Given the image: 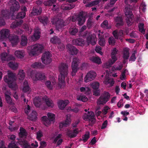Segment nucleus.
I'll return each mask as SVG.
<instances>
[{"instance_id": "1", "label": "nucleus", "mask_w": 148, "mask_h": 148, "mask_svg": "<svg viewBox=\"0 0 148 148\" xmlns=\"http://www.w3.org/2000/svg\"><path fill=\"white\" fill-rule=\"evenodd\" d=\"M83 37L86 38L85 43L82 39L79 38L73 40L72 41L73 43L81 46H83L85 45L87 46L89 44L94 45L96 44L97 38L94 34H91L90 32H86L84 33Z\"/></svg>"}, {"instance_id": "2", "label": "nucleus", "mask_w": 148, "mask_h": 148, "mask_svg": "<svg viewBox=\"0 0 148 148\" xmlns=\"http://www.w3.org/2000/svg\"><path fill=\"white\" fill-rule=\"evenodd\" d=\"M33 101L36 107L42 110H45L47 107L52 108L54 106L53 101L49 98H43L41 97H37L34 99Z\"/></svg>"}, {"instance_id": "3", "label": "nucleus", "mask_w": 148, "mask_h": 148, "mask_svg": "<svg viewBox=\"0 0 148 148\" xmlns=\"http://www.w3.org/2000/svg\"><path fill=\"white\" fill-rule=\"evenodd\" d=\"M8 40L13 46L16 45L19 40L18 36L10 35V31L8 29H2L0 32V40L6 41Z\"/></svg>"}, {"instance_id": "4", "label": "nucleus", "mask_w": 148, "mask_h": 148, "mask_svg": "<svg viewBox=\"0 0 148 148\" xmlns=\"http://www.w3.org/2000/svg\"><path fill=\"white\" fill-rule=\"evenodd\" d=\"M68 65L66 64H62L59 66L60 74L58 77L59 86L58 88H61L65 86L64 79L68 73Z\"/></svg>"}, {"instance_id": "5", "label": "nucleus", "mask_w": 148, "mask_h": 148, "mask_svg": "<svg viewBox=\"0 0 148 148\" xmlns=\"http://www.w3.org/2000/svg\"><path fill=\"white\" fill-rule=\"evenodd\" d=\"M8 75L4 78V81L7 83L10 88L13 90L18 88V86L16 82V75L10 71L7 72Z\"/></svg>"}, {"instance_id": "6", "label": "nucleus", "mask_w": 148, "mask_h": 148, "mask_svg": "<svg viewBox=\"0 0 148 148\" xmlns=\"http://www.w3.org/2000/svg\"><path fill=\"white\" fill-rule=\"evenodd\" d=\"M43 49L42 45L36 44L28 47L27 51L30 56H34L41 53Z\"/></svg>"}, {"instance_id": "7", "label": "nucleus", "mask_w": 148, "mask_h": 148, "mask_svg": "<svg viewBox=\"0 0 148 148\" xmlns=\"http://www.w3.org/2000/svg\"><path fill=\"white\" fill-rule=\"evenodd\" d=\"M118 50L116 48L112 49L111 51V57L112 59L109 60L108 62L105 63L103 65V67L105 68H109L117 60V58L116 56Z\"/></svg>"}, {"instance_id": "8", "label": "nucleus", "mask_w": 148, "mask_h": 148, "mask_svg": "<svg viewBox=\"0 0 148 148\" xmlns=\"http://www.w3.org/2000/svg\"><path fill=\"white\" fill-rule=\"evenodd\" d=\"M48 117L46 116H44L41 118L43 123L46 126H48L51 124V122L53 121L55 119V115L51 112H48L47 114Z\"/></svg>"}, {"instance_id": "9", "label": "nucleus", "mask_w": 148, "mask_h": 148, "mask_svg": "<svg viewBox=\"0 0 148 148\" xmlns=\"http://www.w3.org/2000/svg\"><path fill=\"white\" fill-rule=\"evenodd\" d=\"M28 75L29 78L31 77L34 81L42 80L46 78L44 74H41L40 73H36L34 71H32L30 73H29Z\"/></svg>"}, {"instance_id": "10", "label": "nucleus", "mask_w": 148, "mask_h": 148, "mask_svg": "<svg viewBox=\"0 0 148 148\" xmlns=\"http://www.w3.org/2000/svg\"><path fill=\"white\" fill-rule=\"evenodd\" d=\"M125 15L127 16L126 22L127 25L130 26L132 24L133 21V15L130 8L126 7L124 10Z\"/></svg>"}, {"instance_id": "11", "label": "nucleus", "mask_w": 148, "mask_h": 148, "mask_svg": "<svg viewBox=\"0 0 148 148\" xmlns=\"http://www.w3.org/2000/svg\"><path fill=\"white\" fill-rule=\"evenodd\" d=\"M110 95L108 92H105L98 99L97 103L98 105H104L108 101Z\"/></svg>"}, {"instance_id": "12", "label": "nucleus", "mask_w": 148, "mask_h": 148, "mask_svg": "<svg viewBox=\"0 0 148 148\" xmlns=\"http://www.w3.org/2000/svg\"><path fill=\"white\" fill-rule=\"evenodd\" d=\"M95 33L97 34L98 37L99 38V44L102 46H104L105 45V42L104 37H106L108 36V34L106 33L103 34V37H102V35L103 34V32H101L100 30H98Z\"/></svg>"}, {"instance_id": "13", "label": "nucleus", "mask_w": 148, "mask_h": 148, "mask_svg": "<svg viewBox=\"0 0 148 148\" xmlns=\"http://www.w3.org/2000/svg\"><path fill=\"white\" fill-rule=\"evenodd\" d=\"M80 63L79 60L77 58H74L73 60L71 67L72 71L71 74L72 76L75 75L78 69V66Z\"/></svg>"}, {"instance_id": "14", "label": "nucleus", "mask_w": 148, "mask_h": 148, "mask_svg": "<svg viewBox=\"0 0 148 148\" xmlns=\"http://www.w3.org/2000/svg\"><path fill=\"white\" fill-rule=\"evenodd\" d=\"M51 23L53 24H55L56 23L58 24V25L56 26L59 31L60 29H62V28L65 25H67V23H65L63 20H58L56 17H53L51 19Z\"/></svg>"}, {"instance_id": "15", "label": "nucleus", "mask_w": 148, "mask_h": 148, "mask_svg": "<svg viewBox=\"0 0 148 148\" xmlns=\"http://www.w3.org/2000/svg\"><path fill=\"white\" fill-rule=\"evenodd\" d=\"M106 74L103 83L108 87H111L113 85L114 83V79L113 78H110L109 76L108 71H106Z\"/></svg>"}, {"instance_id": "16", "label": "nucleus", "mask_w": 148, "mask_h": 148, "mask_svg": "<svg viewBox=\"0 0 148 148\" xmlns=\"http://www.w3.org/2000/svg\"><path fill=\"white\" fill-rule=\"evenodd\" d=\"M96 75L97 74L95 71H90L89 72L84 78V82H88L93 80L95 78Z\"/></svg>"}, {"instance_id": "17", "label": "nucleus", "mask_w": 148, "mask_h": 148, "mask_svg": "<svg viewBox=\"0 0 148 148\" xmlns=\"http://www.w3.org/2000/svg\"><path fill=\"white\" fill-rule=\"evenodd\" d=\"M51 55L49 52H47L43 54L41 58L42 60L45 64H48L51 61Z\"/></svg>"}, {"instance_id": "18", "label": "nucleus", "mask_w": 148, "mask_h": 148, "mask_svg": "<svg viewBox=\"0 0 148 148\" xmlns=\"http://www.w3.org/2000/svg\"><path fill=\"white\" fill-rule=\"evenodd\" d=\"M85 121H91L92 123H94L95 119L94 118V113L92 112H88V114H85L83 117Z\"/></svg>"}, {"instance_id": "19", "label": "nucleus", "mask_w": 148, "mask_h": 148, "mask_svg": "<svg viewBox=\"0 0 148 148\" xmlns=\"http://www.w3.org/2000/svg\"><path fill=\"white\" fill-rule=\"evenodd\" d=\"M86 17V15L85 13L83 12L80 13L77 18L78 24L79 25H81L84 23Z\"/></svg>"}, {"instance_id": "20", "label": "nucleus", "mask_w": 148, "mask_h": 148, "mask_svg": "<svg viewBox=\"0 0 148 148\" xmlns=\"http://www.w3.org/2000/svg\"><path fill=\"white\" fill-rule=\"evenodd\" d=\"M1 59L3 61L13 60L15 59V57L13 56L8 54L6 53H3L1 55Z\"/></svg>"}, {"instance_id": "21", "label": "nucleus", "mask_w": 148, "mask_h": 148, "mask_svg": "<svg viewBox=\"0 0 148 148\" xmlns=\"http://www.w3.org/2000/svg\"><path fill=\"white\" fill-rule=\"evenodd\" d=\"M69 103L68 100L59 101L58 103V105L59 108L60 110L64 109L65 107Z\"/></svg>"}, {"instance_id": "22", "label": "nucleus", "mask_w": 148, "mask_h": 148, "mask_svg": "<svg viewBox=\"0 0 148 148\" xmlns=\"http://www.w3.org/2000/svg\"><path fill=\"white\" fill-rule=\"evenodd\" d=\"M10 3H12V7L11 8V12L17 11L19 8V5L18 2L15 0H11Z\"/></svg>"}, {"instance_id": "23", "label": "nucleus", "mask_w": 148, "mask_h": 148, "mask_svg": "<svg viewBox=\"0 0 148 148\" xmlns=\"http://www.w3.org/2000/svg\"><path fill=\"white\" fill-rule=\"evenodd\" d=\"M51 80H53V82H52L51 83L49 81H47L45 83L46 85L50 89H52L53 87H55L56 84L55 82L56 80V78H55L54 77H52Z\"/></svg>"}, {"instance_id": "24", "label": "nucleus", "mask_w": 148, "mask_h": 148, "mask_svg": "<svg viewBox=\"0 0 148 148\" xmlns=\"http://www.w3.org/2000/svg\"><path fill=\"white\" fill-rule=\"evenodd\" d=\"M113 34L116 39H121L123 36V31L122 30L118 31L115 30L113 32Z\"/></svg>"}, {"instance_id": "25", "label": "nucleus", "mask_w": 148, "mask_h": 148, "mask_svg": "<svg viewBox=\"0 0 148 148\" xmlns=\"http://www.w3.org/2000/svg\"><path fill=\"white\" fill-rule=\"evenodd\" d=\"M62 135L61 134H58L56 137L54 138L53 143H56L57 146H59L62 143L63 140L61 138Z\"/></svg>"}, {"instance_id": "26", "label": "nucleus", "mask_w": 148, "mask_h": 148, "mask_svg": "<svg viewBox=\"0 0 148 148\" xmlns=\"http://www.w3.org/2000/svg\"><path fill=\"white\" fill-rule=\"evenodd\" d=\"M67 47L68 48L69 52L71 55H73L76 54L77 53V49L72 46L71 45H68Z\"/></svg>"}, {"instance_id": "27", "label": "nucleus", "mask_w": 148, "mask_h": 148, "mask_svg": "<svg viewBox=\"0 0 148 148\" xmlns=\"http://www.w3.org/2000/svg\"><path fill=\"white\" fill-rule=\"evenodd\" d=\"M23 86V87L22 89V91L24 92H27L29 93L31 92V90L29 86L28 83L27 81L24 82Z\"/></svg>"}, {"instance_id": "28", "label": "nucleus", "mask_w": 148, "mask_h": 148, "mask_svg": "<svg viewBox=\"0 0 148 148\" xmlns=\"http://www.w3.org/2000/svg\"><path fill=\"white\" fill-rule=\"evenodd\" d=\"M79 130L78 129H76L73 131H68L67 133V135L71 138L75 137L78 133Z\"/></svg>"}, {"instance_id": "29", "label": "nucleus", "mask_w": 148, "mask_h": 148, "mask_svg": "<svg viewBox=\"0 0 148 148\" xmlns=\"http://www.w3.org/2000/svg\"><path fill=\"white\" fill-rule=\"evenodd\" d=\"M19 144L23 148H31L28 143L24 140L18 139Z\"/></svg>"}, {"instance_id": "30", "label": "nucleus", "mask_w": 148, "mask_h": 148, "mask_svg": "<svg viewBox=\"0 0 148 148\" xmlns=\"http://www.w3.org/2000/svg\"><path fill=\"white\" fill-rule=\"evenodd\" d=\"M14 53L16 57L20 58H23L25 55V52L23 50H16L15 51Z\"/></svg>"}, {"instance_id": "31", "label": "nucleus", "mask_w": 148, "mask_h": 148, "mask_svg": "<svg viewBox=\"0 0 148 148\" xmlns=\"http://www.w3.org/2000/svg\"><path fill=\"white\" fill-rule=\"evenodd\" d=\"M28 118L30 120L35 121L36 120L37 117V113L36 112L33 110L32 113L28 116Z\"/></svg>"}, {"instance_id": "32", "label": "nucleus", "mask_w": 148, "mask_h": 148, "mask_svg": "<svg viewBox=\"0 0 148 148\" xmlns=\"http://www.w3.org/2000/svg\"><path fill=\"white\" fill-rule=\"evenodd\" d=\"M115 20L116 23V26L117 27H119L123 24L122 16L121 15H120L116 17Z\"/></svg>"}, {"instance_id": "33", "label": "nucleus", "mask_w": 148, "mask_h": 148, "mask_svg": "<svg viewBox=\"0 0 148 148\" xmlns=\"http://www.w3.org/2000/svg\"><path fill=\"white\" fill-rule=\"evenodd\" d=\"M19 132L18 133V136L21 138L25 137L27 136V133L26 130L23 127L20 128Z\"/></svg>"}, {"instance_id": "34", "label": "nucleus", "mask_w": 148, "mask_h": 148, "mask_svg": "<svg viewBox=\"0 0 148 148\" xmlns=\"http://www.w3.org/2000/svg\"><path fill=\"white\" fill-rule=\"evenodd\" d=\"M40 31L37 29L35 31V33L33 36L31 37V39L33 41H35L40 38Z\"/></svg>"}, {"instance_id": "35", "label": "nucleus", "mask_w": 148, "mask_h": 148, "mask_svg": "<svg viewBox=\"0 0 148 148\" xmlns=\"http://www.w3.org/2000/svg\"><path fill=\"white\" fill-rule=\"evenodd\" d=\"M8 65L12 69L16 70L18 68V64L15 62H10L8 63Z\"/></svg>"}, {"instance_id": "36", "label": "nucleus", "mask_w": 148, "mask_h": 148, "mask_svg": "<svg viewBox=\"0 0 148 148\" xmlns=\"http://www.w3.org/2000/svg\"><path fill=\"white\" fill-rule=\"evenodd\" d=\"M90 60L91 61L98 64L102 63L101 58L98 57H92L90 58Z\"/></svg>"}, {"instance_id": "37", "label": "nucleus", "mask_w": 148, "mask_h": 148, "mask_svg": "<svg viewBox=\"0 0 148 148\" xmlns=\"http://www.w3.org/2000/svg\"><path fill=\"white\" fill-rule=\"evenodd\" d=\"M42 12V9L41 8H39V10L36 9L34 8L31 14H30L31 16L36 15L40 14Z\"/></svg>"}, {"instance_id": "38", "label": "nucleus", "mask_w": 148, "mask_h": 148, "mask_svg": "<svg viewBox=\"0 0 148 148\" xmlns=\"http://www.w3.org/2000/svg\"><path fill=\"white\" fill-rule=\"evenodd\" d=\"M25 76V73L23 70H20L17 75V78L19 80L21 81L24 79Z\"/></svg>"}, {"instance_id": "39", "label": "nucleus", "mask_w": 148, "mask_h": 148, "mask_svg": "<svg viewBox=\"0 0 148 148\" xmlns=\"http://www.w3.org/2000/svg\"><path fill=\"white\" fill-rule=\"evenodd\" d=\"M129 56V49L128 48L124 49L123 50V57L124 60H127Z\"/></svg>"}, {"instance_id": "40", "label": "nucleus", "mask_w": 148, "mask_h": 148, "mask_svg": "<svg viewBox=\"0 0 148 148\" xmlns=\"http://www.w3.org/2000/svg\"><path fill=\"white\" fill-rule=\"evenodd\" d=\"M80 91L85 94H88L90 92V89L88 87H81L80 88Z\"/></svg>"}, {"instance_id": "41", "label": "nucleus", "mask_w": 148, "mask_h": 148, "mask_svg": "<svg viewBox=\"0 0 148 148\" xmlns=\"http://www.w3.org/2000/svg\"><path fill=\"white\" fill-rule=\"evenodd\" d=\"M103 1H106L107 0H103ZM102 0H94L93 1L90 3L86 5V7L92 6L95 5L101 2Z\"/></svg>"}, {"instance_id": "42", "label": "nucleus", "mask_w": 148, "mask_h": 148, "mask_svg": "<svg viewBox=\"0 0 148 148\" xmlns=\"http://www.w3.org/2000/svg\"><path fill=\"white\" fill-rule=\"evenodd\" d=\"M10 91H7L5 93V96L6 101L7 103L10 104L12 102V100L10 97Z\"/></svg>"}, {"instance_id": "43", "label": "nucleus", "mask_w": 148, "mask_h": 148, "mask_svg": "<svg viewBox=\"0 0 148 148\" xmlns=\"http://www.w3.org/2000/svg\"><path fill=\"white\" fill-rule=\"evenodd\" d=\"M27 37L25 36H22L21 37V44L23 46L27 45Z\"/></svg>"}, {"instance_id": "44", "label": "nucleus", "mask_w": 148, "mask_h": 148, "mask_svg": "<svg viewBox=\"0 0 148 148\" xmlns=\"http://www.w3.org/2000/svg\"><path fill=\"white\" fill-rule=\"evenodd\" d=\"M90 86L94 90H97L99 87V84L98 82H94L90 84Z\"/></svg>"}, {"instance_id": "45", "label": "nucleus", "mask_w": 148, "mask_h": 148, "mask_svg": "<svg viewBox=\"0 0 148 148\" xmlns=\"http://www.w3.org/2000/svg\"><path fill=\"white\" fill-rule=\"evenodd\" d=\"M77 99L78 100L84 102H86L88 100L87 98L83 95H80L77 96Z\"/></svg>"}, {"instance_id": "46", "label": "nucleus", "mask_w": 148, "mask_h": 148, "mask_svg": "<svg viewBox=\"0 0 148 148\" xmlns=\"http://www.w3.org/2000/svg\"><path fill=\"white\" fill-rule=\"evenodd\" d=\"M74 4L73 3H72L67 6H66L64 7L63 6H62L61 7V8L63 10H69L72 9L73 8H74Z\"/></svg>"}, {"instance_id": "47", "label": "nucleus", "mask_w": 148, "mask_h": 148, "mask_svg": "<svg viewBox=\"0 0 148 148\" xmlns=\"http://www.w3.org/2000/svg\"><path fill=\"white\" fill-rule=\"evenodd\" d=\"M32 67L34 68H43L44 66L41 63L36 62L32 64Z\"/></svg>"}, {"instance_id": "48", "label": "nucleus", "mask_w": 148, "mask_h": 148, "mask_svg": "<svg viewBox=\"0 0 148 148\" xmlns=\"http://www.w3.org/2000/svg\"><path fill=\"white\" fill-rule=\"evenodd\" d=\"M38 19L40 22L42 23L44 25L47 24L48 21V18L46 17H39Z\"/></svg>"}, {"instance_id": "49", "label": "nucleus", "mask_w": 148, "mask_h": 148, "mask_svg": "<svg viewBox=\"0 0 148 148\" xmlns=\"http://www.w3.org/2000/svg\"><path fill=\"white\" fill-rule=\"evenodd\" d=\"M23 23V20H20L19 21H15V22H13L12 24L11 27L12 28H15L18 26L20 25Z\"/></svg>"}, {"instance_id": "50", "label": "nucleus", "mask_w": 148, "mask_h": 148, "mask_svg": "<svg viewBox=\"0 0 148 148\" xmlns=\"http://www.w3.org/2000/svg\"><path fill=\"white\" fill-rule=\"evenodd\" d=\"M89 132H86L85 134L82 136V140L84 142H85L89 138Z\"/></svg>"}, {"instance_id": "51", "label": "nucleus", "mask_w": 148, "mask_h": 148, "mask_svg": "<svg viewBox=\"0 0 148 148\" xmlns=\"http://www.w3.org/2000/svg\"><path fill=\"white\" fill-rule=\"evenodd\" d=\"M78 31L77 29H76L75 27L71 28L69 30L70 33L73 35H75Z\"/></svg>"}, {"instance_id": "52", "label": "nucleus", "mask_w": 148, "mask_h": 148, "mask_svg": "<svg viewBox=\"0 0 148 148\" xmlns=\"http://www.w3.org/2000/svg\"><path fill=\"white\" fill-rule=\"evenodd\" d=\"M51 42L53 44L59 43L60 42L59 39L56 36H54L51 38L50 40Z\"/></svg>"}, {"instance_id": "53", "label": "nucleus", "mask_w": 148, "mask_h": 148, "mask_svg": "<svg viewBox=\"0 0 148 148\" xmlns=\"http://www.w3.org/2000/svg\"><path fill=\"white\" fill-rule=\"evenodd\" d=\"M110 108L107 106H105L102 110V113L103 115L106 114L110 110Z\"/></svg>"}, {"instance_id": "54", "label": "nucleus", "mask_w": 148, "mask_h": 148, "mask_svg": "<svg viewBox=\"0 0 148 148\" xmlns=\"http://www.w3.org/2000/svg\"><path fill=\"white\" fill-rule=\"evenodd\" d=\"M123 66L122 65H115L113 66L112 68V71H119L122 68Z\"/></svg>"}, {"instance_id": "55", "label": "nucleus", "mask_w": 148, "mask_h": 148, "mask_svg": "<svg viewBox=\"0 0 148 148\" xmlns=\"http://www.w3.org/2000/svg\"><path fill=\"white\" fill-rule=\"evenodd\" d=\"M102 27L106 29H109L111 28L110 26H108V22L107 21H104L101 24Z\"/></svg>"}, {"instance_id": "56", "label": "nucleus", "mask_w": 148, "mask_h": 148, "mask_svg": "<svg viewBox=\"0 0 148 148\" xmlns=\"http://www.w3.org/2000/svg\"><path fill=\"white\" fill-rule=\"evenodd\" d=\"M56 0H51L45 1L44 2V4L46 6H51L56 2Z\"/></svg>"}, {"instance_id": "57", "label": "nucleus", "mask_w": 148, "mask_h": 148, "mask_svg": "<svg viewBox=\"0 0 148 148\" xmlns=\"http://www.w3.org/2000/svg\"><path fill=\"white\" fill-rule=\"evenodd\" d=\"M71 116L70 114H68L66 115V119L65 121H64L68 125L71 123Z\"/></svg>"}, {"instance_id": "58", "label": "nucleus", "mask_w": 148, "mask_h": 148, "mask_svg": "<svg viewBox=\"0 0 148 148\" xmlns=\"http://www.w3.org/2000/svg\"><path fill=\"white\" fill-rule=\"evenodd\" d=\"M144 24L142 23H140L138 25L139 31L143 34L145 33V30L144 29Z\"/></svg>"}, {"instance_id": "59", "label": "nucleus", "mask_w": 148, "mask_h": 148, "mask_svg": "<svg viewBox=\"0 0 148 148\" xmlns=\"http://www.w3.org/2000/svg\"><path fill=\"white\" fill-rule=\"evenodd\" d=\"M25 12H21L18 14L16 16V18H23L25 17Z\"/></svg>"}, {"instance_id": "60", "label": "nucleus", "mask_w": 148, "mask_h": 148, "mask_svg": "<svg viewBox=\"0 0 148 148\" xmlns=\"http://www.w3.org/2000/svg\"><path fill=\"white\" fill-rule=\"evenodd\" d=\"M96 52L99 54L101 55H102L103 53L102 51V49L100 46H97L95 49Z\"/></svg>"}, {"instance_id": "61", "label": "nucleus", "mask_w": 148, "mask_h": 148, "mask_svg": "<svg viewBox=\"0 0 148 148\" xmlns=\"http://www.w3.org/2000/svg\"><path fill=\"white\" fill-rule=\"evenodd\" d=\"M146 5L145 3L143 2L141 3L140 5V10H142L143 12H145L146 9Z\"/></svg>"}, {"instance_id": "62", "label": "nucleus", "mask_w": 148, "mask_h": 148, "mask_svg": "<svg viewBox=\"0 0 148 148\" xmlns=\"http://www.w3.org/2000/svg\"><path fill=\"white\" fill-rule=\"evenodd\" d=\"M136 53V51H135L131 56L129 60V61H134L136 59L135 54Z\"/></svg>"}, {"instance_id": "63", "label": "nucleus", "mask_w": 148, "mask_h": 148, "mask_svg": "<svg viewBox=\"0 0 148 148\" xmlns=\"http://www.w3.org/2000/svg\"><path fill=\"white\" fill-rule=\"evenodd\" d=\"M108 42L110 45H114L115 42L114 39L113 37H111L109 38Z\"/></svg>"}, {"instance_id": "64", "label": "nucleus", "mask_w": 148, "mask_h": 148, "mask_svg": "<svg viewBox=\"0 0 148 148\" xmlns=\"http://www.w3.org/2000/svg\"><path fill=\"white\" fill-rule=\"evenodd\" d=\"M37 139L40 140H41V138L43 136L42 133L40 131H39L37 133Z\"/></svg>"}]
</instances>
